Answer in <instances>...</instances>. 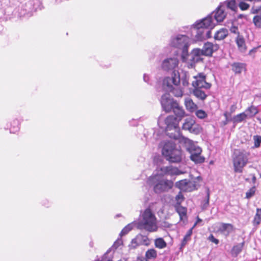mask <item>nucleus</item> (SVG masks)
<instances>
[{
	"label": "nucleus",
	"mask_w": 261,
	"mask_h": 261,
	"mask_svg": "<svg viewBox=\"0 0 261 261\" xmlns=\"http://www.w3.org/2000/svg\"><path fill=\"white\" fill-rule=\"evenodd\" d=\"M216 25L212 15L196 21L190 28L191 36L194 37L195 41H202L211 37V31Z\"/></svg>",
	"instance_id": "obj_1"
},
{
	"label": "nucleus",
	"mask_w": 261,
	"mask_h": 261,
	"mask_svg": "<svg viewBox=\"0 0 261 261\" xmlns=\"http://www.w3.org/2000/svg\"><path fill=\"white\" fill-rule=\"evenodd\" d=\"M189 76L186 73L180 77L178 71L174 70L171 74V76H167L164 78L163 82V88L167 92H171L175 97H181L183 91L178 87L180 80L184 87L189 86Z\"/></svg>",
	"instance_id": "obj_2"
},
{
	"label": "nucleus",
	"mask_w": 261,
	"mask_h": 261,
	"mask_svg": "<svg viewBox=\"0 0 261 261\" xmlns=\"http://www.w3.org/2000/svg\"><path fill=\"white\" fill-rule=\"evenodd\" d=\"M148 185L153 187L154 192L160 194L168 192L173 186V182L159 175L150 176L148 180Z\"/></svg>",
	"instance_id": "obj_3"
},
{
	"label": "nucleus",
	"mask_w": 261,
	"mask_h": 261,
	"mask_svg": "<svg viewBox=\"0 0 261 261\" xmlns=\"http://www.w3.org/2000/svg\"><path fill=\"white\" fill-rule=\"evenodd\" d=\"M138 227L149 232L156 231L158 229L156 218L149 208H147L142 214V218L138 222Z\"/></svg>",
	"instance_id": "obj_4"
},
{
	"label": "nucleus",
	"mask_w": 261,
	"mask_h": 261,
	"mask_svg": "<svg viewBox=\"0 0 261 261\" xmlns=\"http://www.w3.org/2000/svg\"><path fill=\"white\" fill-rule=\"evenodd\" d=\"M42 3L40 0H24L17 9L18 16L30 17L36 10H41Z\"/></svg>",
	"instance_id": "obj_5"
},
{
	"label": "nucleus",
	"mask_w": 261,
	"mask_h": 261,
	"mask_svg": "<svg viewBox=\"0 0 261 261\" xmlns=\"http://www.w3.org/2000/svg\"><path fill=\"white\" fill-rule=\"evenodd\" d=\"M195 42V38H190L187 35L178 34L171 37L169 45L176 49H188L190 45Z\"/></svg>",
	"instance_id": "obj_6"
},
{
	"label": "nucleus",
	"mask_w": 261,
	"mask_h": 261,
	"mask_svg": "<svg viewBox=\"0 0 261 261\" xmlns=\"http://www.w3.org/2000/svg\"><path fill=\"white\" fill-rule=\"evenodd\" d=\"M250 153L245 151L237 150L234 152L233 165L236 173H242L243 168L248 163Z\"/></svg>",
	"instance_id": "obj_7"
},
{
	"label": "nucleus",
	"mask_w": 261,
	"mask_h": 261,
	"mask_svg": "<svg viewBox=\"0 0 261 261\" xmlns=\"http://www.w3.org/2000/svg\"><path fill=\"white\" fill-rule=\"evenodd\" d=\"M185 143L187 149L190 153V159L195 164H201L204 162V158L201 156V148L194 144L193 141L186 138Z\"/></svg>",
	"instance_id": "obj_8"
},
{
	"label": "nucleus",
	"mask_w": 261,
	"mask_h": 261,
	"mask_svg": "<svg viewBox=\"0 0 261 261\" xmlns=\"http://www.w3.org/2000/svg\"><path fill=\"white\" fill-rule=\"evenodd\" d=\"M160 102L163 110L167 113L184 110L178 102L168 93H166L162 96Z\"/></svg>",
	"instance_id": "obj_9"
},
{
	"label": "nucleus",
	"mask_w": 261,
	"mask_h": 261,
	"mask_svg": "<svg viewBox=\"0 0 261 261\" xmlns=\"http://www.w3.org/2000/svg\"><path fill=\"white\" fill-rule=\"evenodd\" d=\"M175 115L168 116L165 122L166 124L167 130H171L178 126L179 122L185 117V112L184 110L173 112Z\"/></svg>",
	"instance_id": "obj_10"
},
{
	"label": "nucleus",
	"mask_w": 261,
	"mask_h": 261,
	"mask_svg": "<svg viewBox=\"0 0 261 261\" xmlns=\"http://www.w3.org/2000/svg\"><path fill=\"white\" fill-rule=\"evenodd\" d=\"M222 6V5H219L215 11L208 15H212V18L214 22L216 21V24L218 22H222L226 16L227 12Z\"/></svg>",
	"instance_id": "obj_11"
},
{
	"label": "nucleus",
	"mask_w": 261,
	"mask_h": 261,
	"mask_svg": "<svg viewBox=\"0 0 261 261\" xmlns=\"http://www.w3.org/2000/svg\"><path fill=\"white\" fill-rule=\"evenodd\" d=\"M161 145L162 146V153L165 158L169 156L173 150L178 148L176 144L172 141H164L161 143Z\"/></svg>",
	"instance_id": "obj_12"
},
{
	"label": "nucleus",
	"mask_w": 261,
	"mask_h": 261,
	"mask_svg": "<svg viewBox=\"0 0 261 261\" xmlns=\"http://www.w3.org/2000/svg\"><path fill=\"white\" fill-rule=\"evenodd\" d=\"M177 169L171 166L158 167L156 168L157 173L154 175L161 176L162 177L165 175L176 174Z\"/></svg>",
	"instance_id": "obj_13"
},
{
	"label": "nucleus",
	"mask_w": 261,
	"mask_h": 261,
	"mask_svg": "<svg viewBox=\"0 0 261 261\" xmlns=\"http://www.w3.org/2000/svg\"><path fill=\"white\" fill-rule=\"evenodd\" d=\"M178 64V60L176 58H170L164 60L162 66L164 70L169 71L174 70Z\"/></svg>",
	"instance_id": "obj_14"
},
{
	"label": "nucleus",
	"mask_w": 261,
	"mask_h": 261,
	"mask_svg": "<svg viewBox=\"0 0 261 261\" xmlns=\"http://www.w3.org/2000/svg\"><path fill=\"white\" fill-rule=\"evenodd\" d=\"M182 129L188 130L190 133L197 134L199 133V129L195 124V122L192 119H187L182 125Z\"/></svg>",
	"instance_id": "obj_15"
},
{
	"label": "nucleus",
	"mask_w": 261,
	"mask_h": 261,
	"mask_svg": "<svg viewBox=\"0 0 261 261\" xmlns=\"http://www.w3.org/2000/svg\"><path fill=\"white\" fill-rule=\"evenodd\" d=\"M166 160L171 163H177L182 160V152L180 148L173 150L169 156L165 158Z\"/></svg>",
	"instance_id": "obj_16"
},
{
	"label": "nucleus",
	"mask_w": 261,
	"mask_h": 261,
	"mask_svg": "<svg viewBox=\"0 0 261 261\" xmlns=\"http://www.w3.org/2000/svg\"><path fill=\"white\" fill-rule=\"evenodd\" d=\"M175 187L180 190L186 192L191 191L193 189L192 182L187 179L177 181L175 183Z\"/></svg>",
	"instance_id": "obj_17"
},
{
	"label": "nucleus",
	"mask_w": 261,
	"mask_h": 261,
	"mask_svg": "<svg viewBox=\"0 0 261 261\" xmlns=\"http://www.w3.org/2000/svg\"><path fill=\"white\" fill-rule=\"evenodd\" d=\"M233 225L231 224L221 223L218 231L225 237H227L233 231Z\"/></svg>",
	"instance_id": "obj_18"
},
{
	"label": "nucleus",
	"mask_w": 261,
	"mask_h": 261,
	"mask_svg": "<svg viewBox=\"0 0 261 261\" xmlns=\"http://www.w3.org/2000/svg\"><path fill=\"white\" fill-rule=\"evenodd\" d=\"M195 80L192 82V86L194 88L201 89L203 87L204 82H205V76L202 74H199L198 77L194 76Z\"/></svg>",
	"instance_id": "obj_19"
},
{
	"label": "nucleus",
	"mask_w": 261,
	"mask_h": 261,
	"mask_svg": "<svg viewBox=\"0 0 261 261\" xmlns=\"http://www.w3.org/2000/svg\"><path fill=\"white\" fill-rule=\"evenodd\" d=\"M232 70L235 74H240L244 70L246 71V64L244 63L234 62L231 64Z\"/></svg>",
	"instance_id": "obj_20"
},
{
	"label": "nucleus",
	"mask_w": 261,
	"mask_h": 261,
	"mask_svg": "<svg viewBox=\"0 0 261 261\" xmlns=\"http://www.w3.org/2000/svg\"><path fill=\"white\" fill-rule=\"evenodd\" d=\"M220 5H222V8H224L226 11L228 9L234 11L237 8L236 0H227L223 3H220Z\"/></svg>",
	"instance_id": "obj_21"
},
{
	"label": "nucleus",
	"mask_w": 261,
	"mask_h": 261,
	"mask_svg": "<svg viewBox=\"0 0 261 261\" xmlns=\"http://www.w3.org/2000/svg\"><path fill=\"white\" fill-rule=\"evenodd\" d=\"M197 222H195L193 226L187 232L186 234L184 237L180 245V249L184 248L187 244V243L191 240V236L193 232V229L196 225Z\"/></svg>",
	"instance_id": "obj_22"
},
{
	"label": "nucleus",
	"mask_w": 261,
	"mask_h": 261,
	"mask_svg": "<svg viewBox=\"0 0 261 261\" xmlns=\"http://www.w3.org/2000/svg\"><path fill=\"white\" fill-rule=\"evenodd\" d=\"M227 35V30L225 28H222L216 32L214 35V39L216 40H221L224 39Z\"/></svg>",
	"instance_id": "obj_23"
},
{
	"label": "nucleus",
	"mask_w": 261,
	"mask_h": 261,
	"mask_svg": "<svg viewBox=\"0 0 261 261\" xmlns=\"http://www.w3.org/2000/svg\"><path fill=\"white\" fill-rule=\"evenodd\" d=\"M245 244V242L243 241L241 243H238L233 246L231 250V253L233 256H237L242 251Z\"/></svg>",
	"instance_id": "obj_24"
},
{
	"label": "nucleus",
	"mask_w": 261,
	"mask_h": 261,
	"mask_svg": "<svg viewBox=\"0 0 261 261\" xmlns=\"http://www.w3.org/2000/svg\"><path fill=\"white\" fill-rule=\"evenodd\" d=\"M193 94L199 99L204 100L206 99L207 95L201 89L195 88L193 89Z\"/></svg>",
	"instance_id": "obj_25"
},
{
	"label": "nucleus",
	"mask_w": 261,
	"mask_h": 261,
	"mask_svg": "<svg viewBox=\"0 0 261 261\" xmlns=\"http://www.w3.org/2000/svg\"><path fill=\"white\" fill-rule=\"evenodd\" d=\"M185 105L187 110L191 112H194L197 108V105L189 97L185 98Z\"/></svg>",
	"instance_id": "obj_26"
},
{
	"label": "nucleus",
	"mask_w": 261,
	"mask_h": 261,
	"mask_svg": "<svg viewBox=\"0 0 261 261\" xmlns=\"http://www.w3.org/2000/svg\"><path fill=\"white\" fill-rule=\"evenodd\" d=\"M20 123L17 119H14L11 123L9 128L10 133H15L19 130Z\"/></svg>",
	"instance_id": "obj_27"
},
{
	"label": "nucleus",
	"mask_w": 261,
	"mask_h": 261,
	"mask_svg": "<svg viewBox=\"0 0 261 261\" xmlns=\"http://www.w3.org/2000/svg\"><path fill=\"white\" fill-rule=\"evenodd\" d=\"M137 240L139 245L148 246L149 244V241L147 236H143L141 234H138L137 236Z\"/></svg>",
	"instance_id": "obj_28"
},
{
	"label": "nucleus",
	"mask_w": 261,
	"mask_h": 261,
	"mask_svg": "<svg viewBox=\"0 0 261 261\" xmlns=\"http://www.w3.org/2000/svg\"><path fill=\"white\" fill-rule=\"evenodd\" d=\"M157 257V252L154 249H149L145 253L146 259H154Z\"/></svg>",
	"instance_id": "obj_29"
},
{
	"label": "nucleus",
	"mask_w": 261,
	"mask_h": 261,
	"mask_svg": "<svg viewBox=\"0 0 261 261\" xmlns=\"http://www.w3.org/2000/svg\"><path fill=\"white\" fill-rule=\"evenodd\" d=\"M261 222V208L256 209V213L253 220V224L254 226H257L260 224Z\"/></svg>",
	"instance_id": "obj_30"
},
{
	"label": "nucleus",
	"mask_w": 261,
	"mask_h": 261,
	"mask_svg": "<svg viewBox=\"0 0 261 261\" xmlns=\"http://www.w3.org/2000/svg\"><path fill=\"white\" fill-rule=\"evenodd\" d=\"M247 117V115L245 113H242L234 116L232 120L234 123H240L244 120Z\"/></svg>",
	"instance_id": "obj_31"
},
{
	"label": "nucleus",
	"mask_w": 261,
	"mask_h": 261,
	"mask_svg": "<svg viewBox=\"0 0 261 261\" xmlns=\"http://www.w3.org/2000/svg\"><path fill=\"white\" fill-rule=\"evenodd\" d=\"M155 246L160 249H163L167 246V243L162 238H159L154 241Z\"/></svg>",
	"instance_id": "obj_32"
},
{
	"label": "nucleus",
	"mask_w": 261,
	"mask_h": 261,
	"mask_svg": "<svg viewBox=\"0 0 261 261\" xmlns=\"http://www.w3.org/2000/svg\"><path fill=\"white\" fill-rule=\"evenodd\" d=\"M134 224L133 223L127 224L125 226L120 233V236L122 237L128 233L131 230L133 229Z\"/></svg>",
	"instance_id": "obj_33"
},
{
	"label": "nucleus",
	"mask_w": 261,
	"mask_h": 261,
	"mask_svg": "<svg viewBox=\"0 0 261 261\" xmlns=\"http://www.w3.org/2000/svg\"><path fill=\"white\" fill-rule=\"evenodd\" d=\"M252 21L256 28H261V13L259 14L255 15L253 17Z\"/></svg>",
	"instance_id": "obj_34"
},
{
	"label": "nucleus",
	"mask_w": 261,
	"mask_h": 261,
	"mask_svg": "<svg viewBox=\"0 0 261 261\" xmlns=\"http://www.w3.org/2000/svg\"><path fill=\"white\" fill-rule=\"evenodd\" d=\"M245 112L246 113H249V116L250 118L254 116L258 112L257 108L253 106H251V107H248Z\"/></svg>",
	"instance_id": "obj_35"
},
{
	"label": "nucleus",
	"mask_w": 261,
	"mask_h": 261,
	"mask_svg": "<svg viewBox=\"0 0 261 261\" xmlns=\"http://www.w3.org/2000/svg\"><path fill=\"white\" fill-rule=\"evenodd\" d=\"M176 212L179 214L180 216V219H182L183 217L186 216L187 215V209L186 208L182 206H178L176 207Z\"/></svg>",
	"instance_id": "obj_36"
},
{
	"label": "nucleus",
	"mask_w": 261,
	"mask_h": 261,
	"mask_svg": "<svg viewBox=\"0 0 261 261\" xmlns=\"http://www.w3.org/2000/svg\"><path fill=\"white\" fill-rule=\"evenodd\" d=\"M236 43L239 47H243L245 45V40L242 36L239 35L236 38Z\"/></svg>",
	"instance_id": "obj_37"
},
{
	"label": "nucleus",
	"mask_w": 261,
	"mask_h": 261,
	"mask_svg": "<svg viewBox=\"0 0 261 261\" xmlns=\"http://www.w3.org/2000/svg\"><path fill=\"white\" fill-rule=\"evenodd\" d=\"M256 188L255 187H252L246 193V198L247 199H250L252 197L255 193Z\"/></svg>",
	"instance_id": "obj_38"
},
{
	"label": "nucleus",
	"mask_w": 261,
	"mask_h": 261,
	"mask_svg": "<svg viewBox=\"0 0 261 261\" xmlns=\"http://www.w3.org/2000/svg\"><path fill=\"white\" fill-rule=\"evenodd\" d=\"M195 114L197 117L200 119H203L207 116L205 112L202 110H197Z\"/></svg>",
	"instance_id": "obj_39"
},
{
	"label": "nucleus",
	"mask_w": 261,
	"mask_h": 261,
	"mask_svg": "<svg viewBox=\"0 0 261 261\" xmlns=\"http://www.w3.org/2000/svg\"><path fill=\"white\" fill-rule=\"evenodd\" d=\"M198 51H200L202 55L206 56H212L214 51L216 50H197Z\"/></svg>",
	"instance_id": "obj_40"
},
{
	"label": "nucleus",
	"mask_w": 261,
	"mask_h": 261,
	"mask_svg": "<svg viewBox=\"0 0 261 261\" xmlns=\"http://www.w3.org/2000/svg\"><path fill=\"white\" fill-rule=\"evenodd\" d=\"M10 4V0H0V6L2 9H6Z\"/></svg>",
	"instance_id": "obj_41"
},
{
	"label": "nucleus",
	"mask_w": 261,
	"mask_h": 261,
	"mask_svg": "<svg viewBox=\"0 0 261 261\" xmlns=\"http://www.w3.org/2000/svg\"><path fill=\"white\" fill-rule=\"evenodd\" d=\"M139 246H140V245H139V243H138L136 237L132 240L131 244L129 245V247L132 249H135Z\"/></svg>",
	"instance_id": "obj_42"
},
{
	"label": "nucleus",
	"mask_w": 261,
	"mask_h": 261,
	"mask_svg": "<svg viewBox=\"0 0 261 261\" xmlns=\"http://www.w3.org/2000/svg\"><path fill=\"white\" fill-rule=\"evenodd\" d=\"M254 140L255 147H259L261 143V137L259 136H254Z\"/></svg>",
	"instance_id": "obj_43"
},
{
	"label": "nucleus",
	"mask_w": 261,
	"mask_h": 261,
	"mask_svg": "<svg viewBox=\"0 0 261 261\" xmlns=\"http://www.w3.org/2000/svg\"><path fill=\"white\" fill-rule=\"evenodd\" d=\"M122 244V241L121 239H118L113 245L112 248L116 250L118 247Z\"/></svg>",
	"instance_id": "obj_44"
},
{
	"label": "nucleus",
	"mask_w": 261,
	"mask_h": 261,
	"mask_svg": "<svg viewBox=\"0 0 261 261\" xmlns=\"http://www.w3.org/2000/svg\"><path fill=\"white\" fill-rule=\"evenodd\" d=\"M239 7L242 10H246L249 7V5L244 2H241L239 4Z\"/></svg>",
	"instance_id": "obj_45"
},
{
	"label": "nucleus",
	"mask_w": 261,
	"mask_h": 261,
	"mask_svg": "<svg viewBox=\"0 0 261 261\" xmlns=\"http://www.w3.org/2000/svg\"><path fill=\"white\" fill-rule=\"evenodd\" d=\"M224 117H225V120L223 122V123L224 125L227 124V123L230 121H232V119L231 118H229V115L228 114V112H225L224 113Z\"/></svg>",
	"instance_id": "obj_46"
},
{
	"label": "nucleus",
	"mask_w": 261,
	"mask_h": 261,
	"mask_svg": "<svg viewBox=\"0 0 261 261\" xmlns=\"http://www.w3.org/2000/svg\"><path fill=\"white\" fill-rule=\"evenodd\" d=\"M208 240L215 243L216 245H218L219 243V240L215 238L212 234L209 236V237H208Z\"/></svg>",
	"instance_id": "obj_47"
},
{
	"label": "nucleus",
	"mask_w": 261,
	"mask_h": 261,
	"mask_svg": "<svg viewBox=\"0 0 261 261\" xmlns=\"http://www.w3.org/2000/svg\"><path fill=\"white\" fill-rule=\"evenodd\" d=\"M230 31L231 33H234V34H239V33L238 32V27H236V26L232 25L230 28Z\"/></svg>",
	"instance_id": "obj_48"
},
{
	"label": "nucleus",
	"mask_w": 261,
	"mask_h": 261,
	"mask_svg": "<svg viewBox=\"0 0 261 261\" xmlns=\"http://www.w3.org/2000/svg\"><path fill=\"white\" fill-rule=\"evenodd\" d=\"M139 119H133L131 121H129V124L132 126H136L138 125Z\"/></svg>",
	"instance_id": "obj_49"
},
{
	"label": "nucleus",
	"mask_w": 261,
	"mask_h": 261,
	"mask_svg": "<svg viewBox=\"0 0 261 261\" xmlns=\"http://www.w3.org/2000/svg\"><path fill=\"white\" fill-rule=\"evenodd\" d=\"M251 13L252 14L257 15V14H259L261 13V12L260 11V9H258V8H257L255 9L252 8V10H251Z\"/></svg>",
	"instance_id": "obj_50"
},
{
	"label": "nucleus",
	"mask_w": 261,
	"mask_h": 261,
	"mask_svg": "<svg viewBox=\"0 0 261 261\" xmlns=\"http://www.w3.org/2000/svg\"><path fill=\"white\" fill-rule=\"evenodd\" d=\"M236 105H232L230 108V112L228 113L229 116H231V114L233 113L236 109Z\"/></svg>",
	"instance_id": "obj_51"
},
{
	"label": "nucleus",
	"mask_w": 261,
	"mask_h": 261,
	"mask_svg": "<svg viewBox=\"0 0 261 261\" xmlns=\"http://www.w3.org/2000/svg\"><path fill=\"white\" fill-rule=\"evenodd\" d=\"M211 87V84L210 83H207L206 81L204 82L203 87L202 88H204L205 89H209Z\"/></svg>",
	"instance_id": "obj_52"
},
{
	"label": "nucleus",
	"mask_w": 261,
	"mask_h": 261,
	"mask_svg": "<svg viewBox=\"0 0 261 261\" xmlns=\"http://www.w3.org/2000/svg\"><path fill=\"white\" fill-rule=\"evenodd\" d=\"M209 199H210V194L208 192L207 193L206 195V199L205 200V203H204V206H207L209 204Z\"/></svg>",
	"instance_id": "obj_53"
},
{
	"label": "nucleus",
	"mask_w": 261,
	"mask_h": 261,
	"mask_svg": "<svg viewBox=\"0 0 261 261\" xmlns=\"http://www.w3.org/2000/svg\"><path fill=\"white\" fill-rule=\"evenodd\" d=\"M143 80L145 82L149 83V76L146 74H144L143 76Z\"/></svg>",
	"instance_id": "obj_54"
},
{
	"label": "nucleus",
	"mask_w": 261,
	"mask_h": 261,
	"mask_svg": "<svg viewBox=\"0 0 261 261\" xmlns=\"http://www.w3.org/2000/svg\"><path fill=\"white\" fill-rule=\"evenodd\" d=\"M202 49H213V44L211 43H210V46H207L205 44V45L203 47Z\"/></svg>",
	"instance_id": "obj_55"
},
{
	"label": "nucleus",
	"mask_w": 261,
	"mask_h": 261,
	"mask_svg": "<svg viewBox=\"0 0 261 261\" xmlns=\"http://www.w3.org/2000/svg\"><path fill=\"white\" fill-rule=\"evenodd\" d=\"M188 50H187V49H185V50H182V58L184 59L185 57H184V55H187L188 54Z\"/></svg>",
	"instance_id": "obj_56"
},
{
	"label": "nucleus",
	"mask_w": 261,
	"mask_h": 261,
	"mask_svg": "<svg viewBox=\"0 0 261 261\" xmlns=\"http://www.w3.org/2000/svg\"><path fill=\"white\" fill-rule=\"evenodd\" d=\"M256 50H250L248 53V55H252V54H254L255 53Z\"/></svg>",
	"instance_id": "obj_57"
},
{
	"label": "nucleus",
	"mask_w": 261,
	"mask_h": 261,
	"mask_svg": "<svg viewBox=\"0 0 261 261\" xmlns=\"http://www.w3.org/2000/svg\"><path fill=\"white\" fill-rule=\"evenodd\" d=\"M245 17V15L243 14H239L238 16V18L241 19Z\"/></svg>",
	"instance_id": "obj_58"
},
{
	"label": "nucleus",
	"mask_w": 261,
	"mask_h": 261,
	"mask_svg": "<svg viewBox=\"0 0 261 261\" xmlns=\"http://www.w3.org/2000/svg\"><path fill=\"white\" fill-rule=\"evenodd\" d=\"M252 180L253 182H255L256 181V177L254 175L252 177Z\"/></svg>",
	"instance_id": "obj_59"
},
{
	"label": "nucleus",
	"mask_w": 261,
	"mask_h": 261,
	"mask_svg": "<svg viewBox=\"0 0 261 261\" xmlns=\"http://www.w3.org/2000/svg\"><path fill=\"white\" fill-rule=\"evenodd\" d=\"M111 249H109L107 251V252L104 254V255H103V258H104V257H105V256H106V255H107V254H108V253L111 251Z\"/></svg>",
	"instance_id": "obj_60"
},
{
	"label": "nucleus",
	"mask_w": 261,
	"mask_h": 261,
	"mask_svg": "<svg viewBox=\"0 0 261 261\" xmlns=\"http://www.w3.org/2000/svg\"><path fill=\"white\" fill-rule=\"evenodd\" d=\"M182 197L183 196L182 195L178 194V195L176 196V199H177V198H180V197L182 198Z\"/></svg>",
	"instance_id": "obj_61"
},
{
	"label": "nucleus",
	"mask_w": 261,
	"mask_h": 261,
	"mask_svg": "<svg viewBox=\"0 0 261 261\" xmlns=\"http://www.w3.org/2000/svg\"><path fill=\"white\" fill-rule=\"evenodd\" d=\"M200 221H201V220L198 217L197 221L196 222H197V223L198 222H200Z\"/></svg>",
	"instance_id": "obj_62"
},
{
	"label": "nucleus",
	"mask_w": 261,
	"mask_h": 261,
	"mask_svg": "<svg viewBox=\"0 0 261 261\" xmlns=\"http://www.w3.org/2000/svg\"><path fill=\"white\" fill-rule=\"evenodd\" d=\"M96 261H104V258H103L102 260H100L99 259H98V260H97Z\"/></svg>",
	"instance_id": "obj_63"
},
{
	"label": "nucleus",
	"mask_w": 261,
	"mask_h": 261,
	"mask_svg": "<svg viewBox=\"0 0 261 261\" xmlns=\"http://www.w3.org/2000/svg\"><path fill=\"white\" fill-rule=\"evenodd\" d=\"M107 261H113V260H111V259H108Z\"/></svg>",
	"instance_id": "obj_64"
}]
</instances>
